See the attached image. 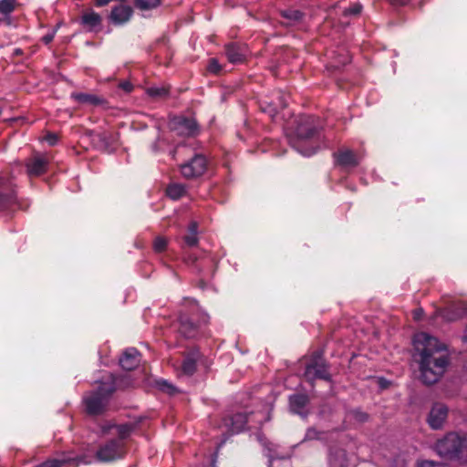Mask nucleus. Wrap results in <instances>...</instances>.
<instances>
[{"label":"nucleus","mask_w":467,"mask_h":467,"mask_svg":"<svg viewBox=\"0 0 467 467\" xmlns=\"http://www.w3.org/2000/svg\"><path fill=\"white\" fill-rule=\"evenodd\" d=\"M198 224L196 222H192L188 227V233L197 234Z\"/></svg>","instance_id":"obj_42"},{"label":"nucleus","mask_w":467,"mask_h":467,"mask_svg":"<svg viewBox=\"0 0 467 467\" xmlns=\"http://www.w3.org/2000/svg\"><path fill=\"white\" fill-rule=\"evenodd\" d=\"M49 158L46 154H34L26 161V169L28 176L38 177L47 172Z\"/></svg>","instance_id":"obj_9"},{"label":"nucleus","mask_w":467,"mask_h":467,"mask_svg":"<svg viewBox=\"0 0 467 467\" xmlns=\"http://www.w3.org/2000/svg\"><path fill=\"white\" fill-rule=\"evenodd\" d=\"M184 243L189 247H194L198 244V237L196 234H190L188 233L184 238Z\"/></svg>","instance_id":"obj_33"},{"label":"nucleus","mask_w":467,"mask_h":467,"mask_svg":"<svg viewBox=\"0 0 467 467\" xmlns=\"http://www.w3.org/2000/svg\"><path fill=\"white\" fill-rule=\"evenodd\" d=\"M225 55L232 64L242 63L245 58V47L236 43H230L225 46Z\"/></svg>","instance_id":"obj_16"},{"label":"nucleus","mask_w":467,"mask_h":467,"mask_svg":"<svg viewBox=\"0 0 467 467\" xmlns=\"http://www.w3.org/2000/svg\"><path fill=\"white\" fill-rule=\"evenodd\" d=\"M140 353L134 348H130L126 349L119 358V365L125 370H132L140 364Z\"/></svg>","instance_id":"obj_14"},{"label":"nucleus","mask_w":467,"mask_h":467,"mask_svg":"<svg viewBox=\"0 0 467 467\" xmlns=\"http://www.w3.org/2000/svg\"><path fill=\"white\" fill-rule=\"evenodd\" d=\"M110 2L111 0H94L95 5L98 7L105 6Z\"/></svg>","instance_id":"obj_44"},{"label":"nucleus","mask_w":467,"mask_h":467,"mask_svg":"<svg viewBox=\"0 0 467 467\" xmlns=\"http://www.w3.org/2000/svg\"><path fill=\"white\" fill-rule=\"evenodd\" d=\"M146 94L154 99H165L170 95V88L166 86L150 87L146 89Z\"/></svg>","instance_id":"obj_25"},{"label":"nucleus","mask_w":467,"mask_h":467,"mask_svg":"<svg viewBox=\"0 0 467 467\" xmlns=\"http://www.w3.org/2000/svg\"><path fill=\"white\" fill-rule=\"evenodd\" d=\"M413 345L420 356L421 381L426 385L436 383L449 364L448 356L441 353L446 350V346L425 332L414 336Z\"/></svg>","instance_id":"obj_1"},{"label":"nucleus","mask_w":467,"mask_h":467,"mask_svg":"<svg viewBox=\"0 0 467 467\" xmlns=\"http://www.w3.org/2000/svg\"><path fill=\"white\" fill-rule=\"evenodd\" d=\"M15 201L12 193L0 192V212L8 208Z\"/></svg>","instance_id":"obj_30"},{"label":"nucleus","mask_w":467,"mask_h":467,"mask_svg":"<svg viewBox=\"0 0 467 467\" xmlns=\"http://www.w3.org/2000/svg\"><path fill=\"white\" fill-rule=\"evenodd\" d=\"M55 32H56V31H54V32H52V33H50V34H47V35H45V36H43V38H42L43 42H44L45 44H47H47H49L50 42H52V41H53V39H54V36H55Z\"/></svg>","instance_id":"obj_40"},{"label":"nucleus","mask_w":467,"mask_h":467,"mask_svg":"<svg viewBox=\"0 0 467 467\" xmlns=\"http://www.w3.org/2000/svg\"><path fill=\"white\" fill-rule=\"evenodd\" d=\"M420 467H441V464L436 463L433 461H424L421 462Z\"/></svg>","instance_id":"obj_41"},{"label":"nucleus","mask_w":467,"mask_h":467,"mask_svg":"<svg viewBox=\"0 0 467 467\" xmlns=\"http://www.w3.org/2000/svg\"><path fill=\"white\" fill-rule=\"evenodd\" d=\"M96 137H97L99 140H101V141H103V142H105V141H106V140L108 139V136H107V134H106V133H98V134L96 135Z\"/></svg>","instance_id":"obj_48"},{"label":"nucleus","mask_w":467,"mask_h":467,"mask_svg":"<svg viewBox=\"0 0 467 467\" xmlns=\"http://www.w3.org/2000/svg\"><path fill=\"white\" fill-rule=\"evenodd\" d=\"M111 428H116L115 424H109L101 427V431L103 433H108Z\"/></svg>","instance_id":"obj_47"},{"label":"nucleus","mask_w":467,"mask_h":467,"mask_svg":"<svg viewBox=\"0 0 467 467\" xmlns=\"http://www.w3.org/2000/svg\"><path fill=\"white\" fill-rule=\"evenodd\" d=\"M278 95V102H262L261 108L263 111L267 112L270 117L275 116L279 109H285L287 106V102L281 92L277 93Z\"/></svg>","instance_id":"obj_18"},{"label":"nucleus","mask_w":467,"mask_h":467,"mask_svg":"<svg viewBox=\"0 0 467 467\" xmlns=\"http://www.w3.org/2000/svg\"><path fill=\"white\" fill-rule=\"evenodd\" d=\"M248 422L246 413H235L230 418V427L233 433H238L245 429Z\"/></svg>","instance_id":"obj_21"},{"label":"nucleus","mask_w":467,"mask_h":467,"mask_svg":"<svg viewBox=\"0 0 467 467\" xmlns=\"http://www.w3.org/2000/svg\"><path fill=\"white\" fill-rule=\"evenodd\" d=\"M333 156L336 163L344 168H355L359 164V157L349 149L339 150Z\"/></svg>","instance_id":"obj_11"},{"label":"nucleus","mask_w":467,"mask_h":467,"mask_svg":"<svg viewBox=\"0 0 467 467\" xmlns=\"http://www.w3.org/2000/svg\"><path fill=\"white\" fill-rule=\"evenodd\" d=\"M304 376L312 384L317 379L332 381L329 366L320 353L314 354L307 361Z\"/></svg>","instance_id":"obj_5"},{"label":"nucleus","mask_w":467,"mask_h":467,"mask_svg":"<svg viewBox=\"0 0 467 467\" xmlns=\"http://www.w3.org/2000/svg\"><path fill=\"white\" fill-rule=\"evenodd\" d=\"M208 70L212 73L218 74L221 71V66L217 59L211 58L208 65Z\"/></svg>","instance_id":"obj_35"},{"label":"nucleus","mask_w":467,"mask_h":467,"mask_svg":"<svg viewBox=\"0 0 467 467\" xmlns=\"http://www.w3.org/2000/svg\"><path fill=\"white\" fill-rule=\"evenodd\" d=\"M45 140L49 143V145L54 146L57 144V142L58 140V137L55 133H48L46 136Z\"/></svg>","instance_id":"obj_38"},{"label":"nucleus","mask_w":467,"mask_h":467,"mask_svg":"<svg viewBox=\"0 0 467 467\" xmlns=\"http://www.w3.org/2000/svg\"><path fill=\"white\" fill-rule=\"evenodd\" d=\"M156 385L161 391L167 393L171 396L180 393V390L175 386H173L171 383L165 379L158 380L156 382Z\"/></svg>","instance_id":"obj_27"},{"label":"nucleus","mask_w":467,"mask_h":467,"mask_svg":"<svg viewBox=\"0 0 467 467\" xmlns=\"http://www.w3.org/2000/svg\"><path fill=\"white\" fill-rule=\"evenodd\" d=\"M119 88L124 90L126 93H130L133 90L134 87L130 81L125 80L119 82Z\"/></svg>","instance_id":"obj_37"},{"label":"nucleus","mask_w":467,"mask_h":467,"mask_svg":"<svg viewBox=\"0 0 467 467\" xmlns=\"http://www.w3.org/2000/svg\"><path fill=\"white\" fill-rule=\"evenodd\" d=\"M116 429H117L118 435H119V437L117 439H119L121 441H123V440L128 438L130 435V433L133 431L134 425L130 424V423L120 424V425H116Z\"/></svg>","instance_id":"obj_28"},{"label":"nucleus","mask_w":467,"mask_h":467,"mask_svg":"<svg viewBox=\"0 0 467 467\" xmlns=\"http://www.w3.org/2000/svg\"><path fill=\"white\" fill-rule=\"evenodd\" d=\"M167 247V240L162 236H157L153 242V249L157 253L163 252Z\"/></svg>","instance_id":"obj_31"},{"label":"nucleus","mask_w":467,"mask_h":467,"mask_svg":"<svg viewBox=\"0 0 467 467\" xmlns=\"http://www.w3.org/2000/svg\"><path fill=\"white\" fill-rule=\"evenodd\" d=\"M350 62V57L348 54L342 55L341 58L338 60V63L341 65H346Z\"/></svg>","instance_id":"obj_45"},{"label":"nucleus","mask_w":467,"mask_h":467,"mask_svg":"<svg viewBox=\"0 0 467 467\" xmlns=\"http://www.w3.org/2000/svg\"><path fill=\"white\" fill-rule=\"evenodd\" d=\"M16 0H0V13L9 15L16 8Z\"/></svg>","instance_id":"obj_29"},{"label":"nucleus","mask_w":467,"mask_h":467,"mask_svg":"<svg viewBox=\"0 0 467 467\" xmlns=\"http://www.w3.org/2000/svg\"><path fill=\"white\" fill-rule=\"evenodd\" d=\"M75 461H77V459L74 457H71L66 453H62L58 457L48 459L35 467H62L65 464H70L71 462Z\"/></svg>","instance_id":"obj_22"},{"label":"nucleus","mask_w":467,"mask_h":467,"mask_svg":"<svg viewBox=\"0 0 467 467\" xmlns=\"http://www.w3.org/2000/svg\"><path fill=\"white\" fill-rule=\"evenodd\" d=\"M319 133V124L316 117L310 115L298 116L295 127L288 131L289 144L304 156H311L317 148L310 145Z\"/></svg>","instance_id":"obj_2"},{"label":"nucleus","mask_w":467,"mask_h":467,"mask_svg":"<svg viewBox=\"0 0 467 467\" xmlns=\"http://www.w3.org/2000/svg\"><path fill=\"white\" fill-rule=\"evenodd\" d=\"M81 22L88 28V30L92 31L101 26L102 18L99 14L94 11H89L83 14Z\"/></svg>","instance_id":"obj_20"},{"label":"nucleus","mask_w":467,"mask_h":467,"mask_svg":"<svg viewBox=\"0 0 467 467\" xmlns=\"http://www.w3.org/2000/svg\"><path fill=\"white\" fill-rule=\"evenodd\" d=\"M362 5L360 4H354L353 5L346 8L343 12L344 16H358L360 14Z\"/></svg>","instance_id":"obj_32"},{"label":"nucleus","mask_w":467,"mask_h":467,"mask_svg":"<svg viewBox=\"0 0 467 467\" xmlns=\"http://www.w3.org/2000/svg\"><path fill=\"white\" fill-rule=\"evenodd\" d=\"M119 379L113 374H109L103 380L99 381L97 389L84 394L83 404L88 415L98 416L107 411L111 395L119 387Z\"/></svg>","instance_id":"obj_3"},{"label":"nucleus","mask_w":467,"mask_h":467,"mask_svg":"<svg viewBox=\"0 0 467 467\" xmlns=\"http://www.w3.org/2000/svg\"><path fill=\"white\" fill-rule=\"evenodd\" d=\"M437 453L447 460L461 459L467 456V435L449 432L435 444Z\"/></svg>","instance_id":"obj_4"},{"label":"nucleus","mask_w":467,"mask_h":467,"mask_svg":"<svg viewBox=\"0 0 467 467\" xmlns=\"http://www.w3.org/2000/svg\"><path fill=\"white\" fill-rule=\"evenodd\" d=\"M200 358V352L198 349H193L188 353L182 364V371L187 376H192L196 371L197 360Z\"/></svg>","instance_id":"obj_17"},{"label":"nucleus","mask_w":467,"mask_h":467,"mask_svg":"<svg viewBox=\"0 0 467 467\" xmlns=\"http://www.w3.org/2000/svg\"><path fill=\"white\" fill-rule=\"evenodd\" d=\"M321 434H322V432L318 431L317 429L309 428L306 431L305 439L306 440H317V439H320Z\"/></svg>","instance_id":"obj_36"},{"label":"nucleus","mask_w":467,"mask_h":467,"mask_svg":"<svg viewBox=\"0 0 467 467\" xmlns=\"http://www.w3.org/2000/svg\"><path fill=\"white\" fill-rule=\"evenodd\" d=\"M162 141L160 138H158L153 144L151 145V149L154 152H158L161 150L160 143Z\"/></svg>","instance_id":"obj_43"},{"label":"nucleus","mask_w":467,"mask_h":467,"mask_svg":"<svg viewBox=\"0 0 467 467\" xmlns=\"http://www.w3.org/2000/svg\"><path fill=\"white\" fill-rule=\"evenodd\" d=\"M187 192L185 185L182 183H171L166 189L167 195L172 200H178Z\"/></svg>","instance_id":"obj_24"},{"label":"nucleus","mask_w":467,"mask_h":467,"mask_svg":"<svg viewBox=\"0 0 467 467\" xmlns=\"http://www.w3.org/2000/svg\"><path fill=\"white\" fill-rule=\"evenodd\" d=\"M71 99L82 105L107 106L108 101L99 96L90 93L73 92Z\"/></svg>","instance_id":"obj_15"},{"label":"nucleus","mask_w":467,"mask_h":467,"mask_svg":"<svg viewBox=\"0 0 467 467\" xmlns=\"http://www.w3.org/2000/svg\"><path fill=\"white\" fill-rule=\"evenodd\" d=\"M207 168V160L203 155L196 154L190 161L181 166L183 177L192 179L202 175Z\"/></svg>","instance_id":"obj_8"},{"label":"nucleus","mask_w":467,"mask_h":467,"mask_svg":"<svg viewBox=\"0 0 467 467\" xmlns=\"http://www.w3.org/2000/svg\"><path fill=\"white\" fill-rule=\"evenodd\" d=\"M169 127L182 136H195L199 133V125L195 119L174 116L170 119Z\"/></svg>","instance_id":"obj_7"},{"label":"nucleus","mask_w":467,"mask_h":467,"mask_svg":"<svg viewBox=\"0 0 467 467\" xmlns=\"http://www.w3.org/2000/svg\"><path fill=\"white\" fill-rule=\"evenodd\" d=\"M2 184V182H0V185Z\"/></svg>","instance_id":"obj_50"},{"label":"nucleus","mask_w":467,"mask_h":467,"mask_svg":"<svg viewBox=\"0 0 467 467\" xmlns=\"http://www.w3.org/2000/svg\"><path fill=\"white\" fill-rule=\"evenodd\" d=\"M76 459H77V461L71 462V463H74V466H78L80 462H83L82 458H76ZM84 463H87V461H84Z\"/></svg>","instance_id":"obj_49"},{"label":"nucleus","mask_w":467,"mask_h":467,"mask_svg":"<svg viewBox=\"0 0 467 467\" xmlns=\"http://www.w3.org/2000/svg\"><path fill=\"white\" fill-rule=\"evenodd\" d=\"M133 15V9L126 5H119L112 7L109 14V20L117 26L123 25L130 21Z\"/></svg>","instance_id":"obj_12"},{"label":"nucleus","mask_w":467,"mask_h":467,"mask_svg":"<svg viewBox=\"0 0 467 467\" xmlns=\"http://www.w3.org/2000/svg\"><path fill=\"white\" fill-rule=\"evenodd\" d=\"M125 453L124 441L119 439H111L98 448L96 458L99 462H109L123 458Z\"/></svg>","instance_id":"obj_6"},{"label":"nucleus","mask_w":467,"mask_h":467,"mask_svg":"<svg viewBox=\"0 0 467 467\" xmlns=\"http://www.w3.org/2000/svg\"><path fill=\"white\" fill-rule=\"evenodd\" d=\"M423 313H424V311H423V309H422V308H420H420H416V309H415V310H413V312H412V314H413V318H414L415 320H420V319L422 317Z\"/></svg>","instance_id":"obj_39"},{"label":"nucleus","mask_w":467,"mask_h":467,"mask_svg":"<svg viewBox=\"0 0 467 467\" xmlns=\"http://www.w3.org/2000/svg\"><path fill=\"white\" fill-rule=\"evenodd\" d=\"M448 417V408L442 403H435L428 416V423L433 430L441 429Z\"/></svg>","instance_id":"obj_10"},{"label":"nucleus","mask_w":467,"mask_h":467,"mask_svg":"<svg viewBox=\"0 0 467 467\" xmlns=\"http://www.w3.org/2000/svg\"><path fill=\"white\" fill-rule=\"evenodd\" d=\"M309 400L306 394H295L289 398V406L292 412L303 415V410Z\"/></svg>","instance_id":"obj_19"},{"label":"nucleus","mask_w":467,"mask_h":467,"mask_svg":"<svg viewBox=\"0 0 467 467\" xmlns=\"http://www.w3.org/2000/svg\"><path fill=\"white\" fill-rule=\"evenodd\" d=\"M281 16L283 18L286 20V22H282V24L285 26H292L303 18V13L296 9H285L281 11Z\"/></svg>","instance_id":"obj_23"},{"label":"nucleus","mask_w":467,"mask_h":467,"mask_svg":"<svg viewBox=\"0 0 467 467\" xmlns=\"http://www.w3.org/2000/svg\"><path fill=\"white\" fill-rule=\"evenodd\" d=\"M351 414L353 418L359 422H365L368 419V415L360 410H354L351 411Z\"/></svg>","instance_id":"obj_34"},{"label":"nucleus","mask_w":467,"mask_h":467,"mask_svg":"<svg viewBox=\"0 0 467 467\" xmlns=\"http://www.w3.org/2000/svg\"><path fill=\"white\" fill-rule=\"evenodd\" d=\"M161 0H134V5L140 11H149L159 7Z\"/></svg>","instance_id":"obj_26"},{"label":"nucleus","mask_w":467,"mask_h":467,"mask_svg":"<svg viewBox=\"0 0 467 467\" xmlns=\"http://www.w3.org/2000/svg\"><path fill=\"white\" fill-rule=\"evenodd\" d=\"M410 0H390V3L395 5H404L409 3Z\"/></svg>","instance_id":"obj_46"},{"label":"nucleus","mask_w":467,"mask_h":467,"mask_svg":"<svg viewBox=\"0 0 467 467\" xmlns=\"http://www.w3.org/2000/svg\"><path fill=\"white\" fill-rule=\"evenodd\" d=\"M179 333L185 338H194L199 334L198 325L193 323L185 314L179 316Z\"/></svg>","instance_id":"obj_13"}]
</instances>
